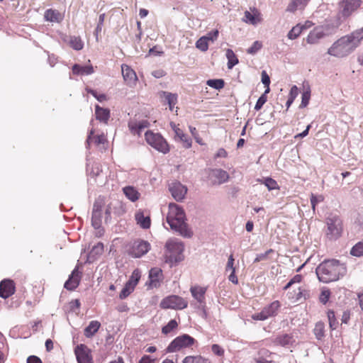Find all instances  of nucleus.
Returning a JSON list of instances; mask_svg holds the SVG:
<instances>
[{
	"mask_svg": "<svg viewBox=\"0 0 363 363\" xmlns=\"http://www.w3.org/2000/svg\"><path fill=\"white\" fill-rule=\"evenodd\" d=\"M363 40V27L336 40L327 53L336 57H344L352 53Z\"/></svg>",
	"mask_w": 363,
	"mask_h": 363,
	"instance_id": "1",
	"label": "nucleus"
},
{
	"mask_svg": "<svg viewBox=\"0 0 363 363\" xmlns=\"http://www.w3.org/2000/svg\"><path fill=\"white\" fill-rule=\"evenodd\" d=\"M167 223L170 228L184 238H191L192 231L186 223V218L183 208L175 203L168 206V213L166 217Z\"/></svg>",
	"mask_w": 363,
	"mask_h": 363,
	"instance_id": "2",
	"label": "nucleus"
},
{
	"mask_svg": "<svg viewBox=\"0 0 363 363\" xmlns=\"http://www.w3.org/2000/svg\"><path fill=\"white\" fill-rule=\"evenodd\" d=\"M347 269L344 264L338 260H325L316 268L315 272L318 279L324 283L337 281L346 274Z\"/></svg>",
	"mask_w": 363,
	"mask_h": 363,
	"instance_id": "3",
	"label": "nucleus"
},
{
	"mask_svg": "<svg viewBox=\"0 0 363 363\" xmlns=\"http://www.w3.org/2000/svg\"><path fill=\"white\" fill-rule=\"evenodd\" d=\"M165 262L171 265L184 259L183 252L184 246L182 241L177 239H169L165 244Z\"/></svg>",
	"mask_w": 363,
	"mask_h": 363,
	"instance_id": "4",
	"label": "nucleus"
},
{
	"mask_svg": "<svg viewBox=\"0 0 363 363\" xmlns=\"http://www.w3.org/2000/svg\"><path fill=\"white\" fill-rule=\"evenodd\" d=\"M326 236L330 240H337L342 232V222L337 215L330 214L326 218Z\"/></svg>",
	"mask_w": 363,
	"mask_h": 363,
	"instance_id": "5",
	"label": "nucleus"
},
{
	"mask_svg": "<svg viewBox=\"0 0 363 363\" xmlns=\"http://www.w3.org/2000/svg\"><path fill=\"white\" fill-rule=\"evenodd\" d=\"M147 143L157 151L166 154L169 152V146L166 140L159 133L147 131L145 134Z\"/></svg>",
	"mask_w": 363,
	"mask_h": 363,
	"instance_id": "6",
	"label": "nucleus"
},
{
	"mask_svg": "<svg viewBox=\"0 0 363 363\" xmlns=\"http://www.w3.org/2000/svg\"><path fill=\"white\" fill-rule=\"evenodd\" d=\"M195 340L187 334L177 337L173 340L166 349V352L171 353L178 352L184 348L191 346Z\"/></svg>",
	"mask_w": 363,
	"mask_h": 363,
	"instance_id": "7",
	"label": "nucleus"
},
{
	"mask_svg": "<svg viewBox=\"0 0 363 363\" xmlns=\"http://www.w3.org/2000/svg\"><path fill=\"white\" fill-rule=\"evenodd\" d=\"M188 302L182 297L172 295L162 299L160 306L162 308H171L174 310H182L187 307Z\"/></svg>",
	"mask_w": 363,
	"mask_h": 363,
	"instance_id": "8",
	"label": "nucleus"
},
{
	"mask_svg": "<svg viewBox=\"0 0 363 363\" xmlns=\"http://www.w3.org/2000/svg\"><path fill=\"white\" fill-rule=\"evenodd\" d=\"M279 307V302L274 301L269 305L265 306L259 313L253 314L252 318L255 320H265L270 317L276 315Z\"/></svg>",
	"mask_w": 363,
	"mask_h": 363,
	"instance_id": "9",
	"label": "nucleus"
},
{
	"mask_svg": "<svg viewBox=\"0 0 363 363\" xmlns=\"http://www.w3.org/2000/svg\"><path fill=\"white\" fill-rule=\"evenodd\" d=\"M168 189L173 199L178 202H181L185 199L188 191L187 187L178 181L169 183Z\"/></svg>",
	"mask_w": 363,
	"mask_h": 363,
	"instance_id": "10",
	"label": "nucleus"
},
{
	"mask_svg": "<svg viewBox=\"0 0 363 363\" xmlns=\"http://www.w3.org/2000/svg\"><path fill=\"white\" fill-rule=\"evenodd\" d=\"M361 4V0H342L340 3V15L347 18L356 11Z\"/></svg>",
	"mask_w": 363,
	"mask_h": 363,
	"instance_id": "11",
	"label": "nucleus"
},
{
	"mask_svg": "<svg viewBox=\"0 0 363 363\" xmlns=\"http://www.w3.org/2000/svg\"><path fill=\"white\" fill-rule=\"evenodd\" d=\"M229 174L222 169H211L208 179L213 185H220L228 181Z\"/></svg>",
	"mask_w": 363,
	"mask_h": 363,
	"instance_id": "12",
	"label": "nucleus"
},
{
	"mask_svg": "<svg viewBox=\"0 0 363 363\" xmlns=\"http://www.w3.org/2000/svg\"><path fill=\"white\" fill-rule=\"evenodd\" d=\"M328 28L325 26H317L310 31L307 38L306 42L310 45L318 44L321 39L325 37L328 34L326 30Z\"/></svg>",
	"mask_w": 363,
	"mask_h": 363,
	"instance_id": "13",
	"label": "nucleus"
},
{
	"mask_svg": "<svg viewBox=\"0 0 363 363\" xmlns=\"http://www.w3.org/2000/svg\"><path fill=\"white\" fill-rule=\"evenodd\" d=\"M150 249V245L145 240H136L133 244L130 250V255L134 257H140L145 255Z\"/></svg>",
	"mask_w": 363,
	"mask_h": 363,
	"instance_id": "14",
	"label": "nucleus"
},
{
	"mask_svg": "<svg viewBox=\"0 0 363 363\" xmlns=\"http://www.w3.org/2000/svg\"><path fill=\"white\" fill-rule=\"evenodd\" d=\"M74 352L78 363H92L90 350L85 345H77Z\"/></svg>",
	"mask_w": 363,
	"mask_h": 363,
	"instance_id": "15",
	"label": "nucleus"
},
{
	"mask_svg": "<svg viewBox=\"0 0 363 363\" xmlns=\"http://www.w3.org/2000/svg\"><path fill=\"white\" fill-rule=\"evenodd\" d=\"M15 292V285L12 280L4 279L0 283V296L7 298Z\"/></svg>",
	"mask_w": 363,
	"mask_h": 363,
	"instance_id": "16",
	"label": "nucleus"
},
{
	"mask_svg": "<svg viewBox=\"0 0 363 363\" xmlns=\"http://www.w3.org/2000/svg\"><path fill=\"white\" fill-rule=\"evenodd\" d=\"M170 126L175 133L176 140H179L185 148H190L191 147V139L178 128L175 123H171Z\"/></svg>",
	"mask_w": 363,
	"mask_h": 363,
	"instance_id": "17",
	"label": "nucleus"
},
{
	"mask_svg": "<svg viewBox=\"0 0 363 363\" xmlns=\"http://www.w3.org/2000/svg\"><path fill=\"white\" fill-rule=\"evenodd\" d=\"M149 122L146 120H130L128 126L132 134L140 135L141 132L149 126Z\"/></svg>",
	"mask_w": 363,
	"mask_h": 363,
	"instance_id": "18",
	"label": "nucleus"
},
{
	"mask_svg": "<svg viewBox=\"0 0 363 363\" xmlns=\"http://www.w3.org/2000/svg\"><path fill=\"white\" fill-rule=\"evenodd\" d=\"M162 277V271L160 268H152L149 272V286L151 288H157L160 285Z\"/></svg>",
	"mask_w": 363,
	"mask_h": 363,
	"instance_id": "19",
	"label": "nucleus"
},
{
	"mask_svg": "<svg viewBox=\"0 0 363 363\" xmlns=\"http://www.w3.org/2000/svg\"><path fill=\"white\" fill-rule=\"evenodd\" d=\"M121 71L123 77L128 84L133 85L135 84L138 77L135 71L130 67L127 65H122Z\"/></svg>",
	"mask_w": 363,
	"mask_h": 363,
	"instance_id": "20",
	"label": "nucleus"
},
{
	"mask_svg": "<svg viewBox=\"0 0 363 363\" xmlns=\"http://www.w3.org/2000/svg\"><path fill=\"white\" fill-rule=\"evenodd\" d=\"M79 281V272L77 268H75L69 275V279L65 281L64 287L67 290H74L78 286Z\"/></svg>",
	"mask_w": 363,
	"mask_h": 363,
	"instance_id": "21",
	"label": "nucleus"
},
{
	"mask_svg": "<svg viewBox=\"0 0 363 363\" xmlns=\"http://www.w3.org/2000/svg\"><path fill=\"white\" fill-rule=\"evenodd\" d=\"M190 291L194 298L196 299L201 306L205 305V294L206 291L205 287L200 286H191Z\"/></svg>",
	"mask_w": 363,
	"mask_h": 363,
	"instance_id": "22",
	"label": "nucleus"
},
{
	"mask_svg": "<svg viewBox=\"0 0 363 363\" xmlns=\"http://www.w3.org/2000/svg\"><path fill=\"white\" fill-rule=\"evenodd\" d=\"M104 252V244L98 242L92 247L91 251L88 254L87 260L89 262H93L99 258Z\"/></svg>",
	"mask_w": 363,
	"mask_h": 363,
	"instance_id": "23",
	"label": "nucleus"
},
{
	"mask_svg": "<svg viewBox=\"0 0 363 363\" xmlns=\"http://www.w3.org/2000/svg\"><path fill=\"white\" fill-rule=\"evenodd\" d=\"M137 224L143 229H148L151 225V220L149 216H145L142 211H138L135 215Z\"/></svg>",
	"mask_w": 363,
	"mask_h": 363,
	"instance_id": "24",
	"label": "nucleus"
},
{
	"mask_svg": "<svg viewBox=\"0 0 363 363\" xmlns=\"http://www.w3.org/2000/svg\"><path fill=\"white\" fill-rule=\"evenodd\" d=\"M95 115L98 121L106 124L110 118V111L108 108H104L99 105H96Z\"/></svg>",
	"mask_w": 363,
	"mask_h": 363,
	"instance_id": "25",
	"label": "nucleus"
},
{
	"mask_svg": "<svg viewBox=\"0 0 363 363\" xmlns=\"http://www.w3.org/2000/svg\"><path fill=\"white\" fill-rule=\"evenodd\" d=\"M44 18L47 21L52 23H60L63 19L62 16L59 11L51 9L45 11Z\"/></svg>",
	"mask_w": 363,
	"mask_h": 363,
	"instance_id": "26",
	"label": "nucleus"
},
{
	"mask_svg": "<svg viewBox=\"0 0 363 363\" xmlns=\"http://www.w3.org/2000/svg\"><path fill=\"white\" fill-rule=\"evenodd\" d=\"M72 72L77 75H89L94 72V68L91 65L82 66L75 64L72 67Z\"/></svg>",
	"mask_w": 363,
	"mask_h": 363,
	"instance_id": "27",
	"label": "nucleus"
},
{
	"mask_svg": "<svg viewBox=\"0 0 363 363\" xmlns=\"http://www.w3.org/2000/svg\"><path fill=\"white\" fill-rule=\"evenodd\" d=\"M100 326L101 323L99 321L91 320L84 329V335L89 338L93 337L97 333Z\"/></svg>",
	"mask_w": 363,
	"mask_h": 363,
	"instance_id": "28",
	"label": "nucleus"
},
{
	"mask_svg": "<svg viewBox=\"0 0 363 363\" xmlns=\"http://www.w3.org/2000/svg\"><path fill=\"white\" fill-rule=\"evenodd\" d=\"M123 191L125 196L133 202H135L137 200H138L140 195L138 190L132 186H125L123 189Z\"/></svg>",
	"mask_w": 363,
	"mask_h": 363,
	"instance_id": "29",
	"label": "nucleus"
},
{
	"mask_svg": "<svg viewBox=\"0 0 363 363\" xmlns=\"http://www.w3.org/2000/svg\"><path fill=\"white\" fill-rule=\"evenodd\" d=\"M243 21L252 25H257L260 22L261 18L259 17V13L257 11H255V13H254L246 11L244 14Z\"/></svg>",
	"mask_w": 363,
	"mask_h": 363,
	"instance_id": "30",
	"label": "nucleus"
},
{
	"mask_svg": "<svg viewBox=\"0 0 363 363\" xmlns=\"http://www.w3.org/2000/svg\"><path fill=\"white\" fill-rule=\"evenodd\" d=\"M306 5V0H292L287 6L286 11L294 12L298 9H303Z\"/></svg>",
	"mask_w": 363,
	"mask_h": 363,
	"instance_id": "31",
	"label": "nucleus"
},
{
	"mask_svg": "<svg viewBox=\"0 0 363 363\" xmlns=\"http://www.w3.org/2000/svg\"><path fill=\"white\" fill-rule=\"evenodd\" d=\"M294 342L292 336L288 334H283L276 337L274 342L281 346H287Z\"/></svg>",
	"mask_w": 363,
	"mask_h": 363,
	"instance_id": "32",
	"label": "nucleus"
},
{
	"mask_svg": "<svg viewBox=\"0 0 363 363\" xmlns=\"http://www.w3.org/2000/svg\"><path fill=\"white\" fill-rule=\"evenodd\" d=\"M94 133V131L93 130H90L89 135L86 139V143L88 145H89L93 140L96 145L104 144L106 142V138L104 134L92 137Z\"/></svg>",
	"mask_w": 363,
	"mask_h": 363,
	"instance_id": "33",
	"label": "nucleus"
},
{
	"mask_svg": "<svg viewBox=\"0 0 363 363\" xmlns=\"http://www.w3.org/2000/svg\"><path fill=\"white\" fill-rule=\"evenodd\" d=\"M225 55L228 59V68L230 69L238 63V59L231 49L226 50Z\"/></svg>",
	"mask_w": 363,
	"mask_h": 363,
	"instance_id": "34",
	"label": "nucleus"
},
{
	"mask_svg": "<svg viewBox=\"0 0 363 363\" xmlns=\"http://www.w3.org/2000/svg\"><path fill=\"white\" fill-rule=\"evenodd\" d=\"M257 181L262 184H264L267 187L269 191L279 189L277 182L270 177L258 179Z\"/></svg>",
	"mask_w": 363,
	"mask_h": 363,
	"instance_id": "35",
	"label": "nucleus"
},
{
	"mask_svg": "<svg viewBox=\"0 0 363 363\" xmlns=\"http://www.w3.org/2000/svg\"><path fill=\"white\" fill-rule=\"evenodd\" d=\"M305 28L303 26H299L298 24L294 26L288 33L287 37L290 40L296 39L302 33L303 30Z\"/></svg>",
	"mask_w": 363,
	"mask_h": 363,
	"instance_id": "36",
	"label": "nucleus"
},
{
	"mask_svg": "<svg viewBox=\"0 0 363 363\" xmlns=\"http://www.w3.org/2000/svg\"><path fill=\"white\" fill-rule=\"evenodd\" d=\"M69 43L70 46L76 50H81L84 47V43L79 37H70Z\"/></svg>",
	"mask_w": 363,
	"mask_h": 363,
	"instance_id": "37",
	"label": "nucleus"
},
{
	"mask_svg": "<svg viewBox=\"0 0 363 363\" xmlns=\"http://www.w3.org/2000/svg\"><path fill=\"white\" fill-rule=\"evenodd\" d=\"M350 254L354 257L363 256V240L352 247Z\"/></svg>",
	"mask_w": 363,
	"mask_h": 363,
	"instance_id": "38",
	"label": "nucleus"
},
{
	"mask_svg": "<svg viewBox=\"0 0 363 363\" xmlns=\"http://www.w3.org/2000/svg\"><path fill=\"white\" fill-rule=\"evenodd\" d=\"M206 84L216 90H220L224 87L225 82L223 79H208L206 82Z\"/></svg>",
	"mask_w": 363,
	"mask_h": 363,
	"instance_id": "39",
	"label": "nucleus"
},
{
	"mask_svg": "<svg viewBox=\"0 0 363 363\" xmlns=\"http://www.w3.org/2000/svg\"><path fill=\"white\" fill-rule=\"evenodd\" d=\"M325 325L322 322H318L314 328V334L318 340H321L325 335Z\"/></svg>",
	"mask_w": 363,
	"mask_h": 363,
	"instance_id": "40",
	"label": "nucleus"
},
{
	"mask_svg": "<svg viewBox=\"0 0 363 363\" xmlns=\"http://www.w3.org/2000/svg\"><path fill=\"white\" fill-rule=\"evenodd\" d=\"M135 286H133L131 283L127 282L123 289L121 290L119 298L121 299H124L128 297L134 290Z\"/></svg>",
	"mask_w": 363,
	"mask_h": 363,
	"instance_id": "41",
	"label": "nucleus"
},
{
	"mask_svg": "<svg viewBox=\"0 0 363 363\" xmlns=\"http://www.w3.org/2000/svg\"><path fill=\"white\" fill-rule=\"evenodd\" d=\"M91 225L95 229H100L101 225V213L92 212Z\"/></svg>",
	"mask_w": 363,
	"mask_h": 363,
	"instance_id": "42",
	"label": "nucleus"
},
{
	"mask_svg": "<svg viewBox=\"0 0 363 363\" xmlns=\"http://www.w3.org/2000/svg\"><path fill=\"white\" fill-rule=\"evenodd\" d=\"M196 48L200 50L202 52H206L208 49V43L206 40V38L201 37L196 42Z\"/></svg>",
	"mask_w": 363,
	"mask_h": 363,
	"instance_id": "43",
	"label": "nucleus"
},
{
	"mask_svg": "<svg viewBox=\"0 0 363 363\" xmlns=\"http://www.w3.org/2000/svg\"><path fill=\"white\" fill-rule=\"evenodd\" d=\"M164 94H165L166 96V101L169 106V109L172 111L174 106L176 104L177 101V95L166 92H164Z\"/></svg>",
	"mask_w": 363,
	"mask_h": 363,
	"instance_id": "44",
	"label": "nucleus"
},
{
	"mask_svg": "<svg viewBox=\"0 0 363 363\" xmlns=\"http://www.w3.org/2000/svg\"><path fill=\"white\" fill-rule=\"evenodd\" d=\"M324 201V196L323 195H314L313 194L311 196V204L313 212L315 211V206L318 203H321Z\"/></svg>",
	"mask_w": 363,
	"mask_h": 363,
	"instance_id": "45",
	"label": "nucleus"
},
{
	"mask_svg": "<svg viewBox=\"0 0 363 363\" xmlns=\"http://www.w3.org/2000/svg\"><path fill=\"white\" fill-rule=\"evenodd\" d=\"M104 200L101 197H99L94 203L92 212L101 213L103 206H104Z\"/></svg>",
	"mask_w": 363,
	"mask_h": 363,
	"instance_id": "46",
	"label": "nucleus"
},
{
	"mask_svg": "<svg viewBox=\"0 0 363 363\" xmlns=\"http://www.w3.org/2000/svg\"><path fill=\"white\" fill-rule=\"evenodd\" d=\"M178 324L177 322L175 320H171L167 325H164L162 329V332L164 334H168L171 331H172L174 328L177 327Z\"/></svg>",
	"mask_w": 363,
	"mask_h": 363,
	"instance_id": "47",
	"label": "nucleus"
},
{
	"mask_svg": "<svg viewBox=\"0 0 363 363\" xmlns=\"http://www.w3.org/2000/svg\"><path fill=\"white\" fill-rule=\"evenodd\" d=\"M262 82L266 87L264 91L265 94H268L270 91L269 84H270V78L269 75L267 74L266 71L262 72Z\"/></svg>",
	"mask_w": 363,
	"mask_h": 363,
	"instance_id": "48",
	"label": "nucleus"
},
{
	"mask_svg": "<svg viewBox=\"0 0 363 363\" xmlns=\"http://www.w3.org/2000/svg\"><path fill=\"white\" fill-rule=\"evenodd\" d=\"M262 47V44L261 42L257 40L253 43L252 46L249 48L247 50L248 54L255 55L256 54Z\"/></svg>",
	"mask_w": 363,
	"mask_h": 363,
	"instance_id": "49",
	"label": "nucleus"
},
{
	"mask_svg": "<svg viewBox=\"0 0 363 363\" xmlns=\"http://www.w3.org/2000/svg\"><path fill=\"white\" fill-rule=\"evenodd\" d=\"M328 318L330 328L335 330L337 325V322L336 321L335 319V313L332 311H329L328 312Z\"/></svg>",
	"mask_w": 363,
	"mask_h": 363,
	"instance_id": "50",
	"label": "nucleus"
},
{
	"mask_svg": "<svg viewBox=\"0 0 363 363\" xmlns=\"http://www.w3.org/2000/svg\"><path fill=\"white\" fill-rule=\"evenodd\" d=\"M86 91L95 97L99 102L106 100V96L104 94H98L96 91L91 89H86Z\"/></svg>",
	"mask_w": 363,
	"mask_h": 363,
	"instance_id": "51",
	"label": "nucleus"
},
{
	"mask_svg": "<svg viewBox=\"0 0 363 363\" xmlns=\"http://www.w3.org/2000/svg\"><path fill=\"white\" fill-rule=\"evenodd\" d=\"M311 97L310 91H306L302 94L300 108H305L308 106Z\"/></svg>",
	"mask_w": 363,
	"mask_h": 363,
	"instance_id": "52",
	"label": "nucleus"
},
{
	"mask_svg": "<svg viewBox=\"0 0 363 363\" xmlns=\"http://www.w3.org/2000/svg\"><path fill=\"white\" fill-rule=\"evenodd\" d=\"M267 101V94L265 92L262 94V96L257 99V103L255 106V109L256 111H259L262 108L263 105L266 103Z\"/></svg>",
	"mask_w": 363,
	"mask_h": 363,
	"instance_id": "53",
	"label": "nucleus"
},
{
	"mask_svg": "<svg viewBox=\"0 0 363 363\" xmlns=\"http://www.w3.org/2000/svg\"><path fill=\"white\" fill-rule=\"evenodd\" d=\"M140 278V272L138 269L133 271L130 279L128 280V283H131L133 286H135Z\"/></svg>",
	"mask_w": 363,
	"mask_h": 363,
	"instance_id": "54",
	"label": "nucleus"
},
{
	"mask_svg": "<svg viewBox=\"0 0 363 363\" xmlns=\"http://www.w3.org/2000/svg\"><path fill=\"white\" fill-rule=\"evenodd\" d=\"M330 291L328 289L323 290L320 295L319 299L323 304H325L330 298Z\"/></svg>",
	"mask_w": 363,
	"mask_h": 363,
	"instance_id": "55",
	"label": "nucleus"
},
{
	"mask_svg": "<svg viewBox=\"0 0 363 363\" xmlns=\"http://www.w3.org/2000/svg\"><path fill=\"white\" fill-rule=\"evenodd\" d=\"M218 30H213L211 32H209L206 35H204L203 37L206 38V40L208 42V41H215L217 40L218 37Z\"/></svg>",
	"mask_w": 363,
	"mask_h": 363,
	"instance_id": "56",
	"label": "nucleus"
},
{
	"mask_svg": "<svg viewBox=\"0 0 363 363\" xmlns=\"http://www.w3.org/2000/svg\"><path fill=\"white\" fill-rule=\"evenodd\" d=\"M272 252H273V250L272 249H270L264 253L257 255V256L254 260V262L256 263V262H259L262 260H266L267 259L269 254L272 253Z\"/></svg>",
	"mask_w": 363,
	"mask_h": 363,
	"instance_id": "57",
	"label": "nucleus"
},
{
	"mask_svg": "<svg viewBox=\"0 0 363 363\" xmlns=\"http://www.w3.org/2000/svg\"><path fill=\"white\" fill-rule=\"evenodd\" d=\"M212 352L218 355V356H223L224 354V350L218 345L214 344L211 347Z\"/></svg>",
	"mask_w": 363,
	"mask_h": 363,
	"instance_id": "58",
	"label": "nucleus"
},
{
	"mask_svg": "<svg viewBox=\"0 0 363 363\" xmlns=\"http://www.w3.org/2000/svg\"><path fill=\"white\" fill-rule=\"evenodd\" d=\"M233 269H235L234 267V258L233 255H230L228 257V260L226 264L225 270H231L233 271Z\"/></svg>",
	"mask_w": 363,
	"mask_h": 363,
	"instance_id": "59",
	"label": "nucleus"
},
{
	"mask_svg": "<svg viewBox=\"0 0 363 363\" xmlns=\"http://www.w3.org/2000/svg\"><path fill=\"white\" fill-rule=\"evenodd\" d=\"M298 89L296 85H294L291 88L289 97L291 98V99L294 100L296 98V96H298Z\"/></svg>",
	"mask_w": 363,
	"mask_h": 363,
	"instance_id": "60",
	"label": "nucleus"
},
{
	"mask_svg": "<svg viewBox=\"0 0 363 363\" xmlns=\"http://www.w3.org/2000/svg\"><path fill=\"white\" fill-rule=\"evenodd\" d=\"M228 156V152L224 148H220L214 156V158H225Z\"/></svg>",
	"mask_w": 363,
	"mask_h": 363,
	"instance_id": "61",
	"label": "nucleus"
},
{
	"mask_svg": "<svg viewBox=\"0 0 363 363\" xmlns=\"http://www.w3.org/2000/svg\"><path fill=\"white\" fill-rule=\"evenodd\" d=\"M195 363H211V360L208 358L198 355L195 356Z\"/></svg>",
	"mask_w": 363,
	"mask_h": 363,
	"instance_id": "62",
	"label": "nucleus"
},
{
	"mask_svg": "<svg viewBox=\"0 0 363 363\" xmlns=\"http://www.w3.org/2000/svg\"><path fill=\"white\" fill-rule=\"evenodd\" d=\"M27 363H42V361L38 357L32 355L28 357Z\"/></svg>",
	"mask_w": 363,
	"mask_h": 363,
	"instance_id": "63",
	"label": "nucleus"
},
{
	"mask_svg": "<svg viewBox=\"0 0 363 363\" xmlns=\"http://www.w3.org/2000/svg\"><path fill=\"white\" fill-rule=\"evenodd\" d=\"M155 359H151L149 355H144L139 361V363H153Z\"/></svg>",
	"mask_w": 363,
	"mask_h": 363,
	"instance_id": "64",
	"label": "nucleus"
}]
</instances>
